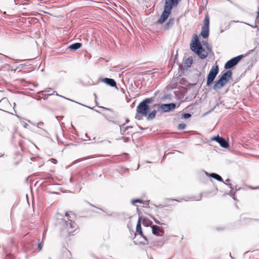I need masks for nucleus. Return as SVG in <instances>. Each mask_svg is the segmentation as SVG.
Returning <instances> with one entry per match:
<instances>
[{"mask_svg": "<svg viewBox=\"0 0 259 259\" xmlns=\"http://www.w3.org/2000/svg\"><path fill=\"white\" fill-rule=\"evenodd\" d=\"M194 38V40L190 44L191 50L195 53L200 58L202 59L206 58L210 50L208 43L206 41H202L203 44L206 46V50H205L202 47L198 37L196 34Z\"/></svg>", "mask_w": 259, "mask_h": 259, "instance_id": "nucleus-1", "label": "nucleus"}, {"mask_svg": "<svg viewBox=\"0 0 259 259\" xmlns=\"http://www.w3.org/2000/svg\"><path fill=\"white\" fill-rule=\"evenodd\" d=\"M66 219L63 218L59 221L58 225L63 234L70 236L75 230L76 225L69 219L68 212H66Z\"/></svg>", "mask_w": 259, "mask_h": 259, "instance_id": "nucleus-2", "label": "nucleus"}, {"mask_svg": "<svg viewBox=\"0 0 259 259\" xmlns=\"http://www.w3.org/2000/svg\"><path fill=\"white\" fill-rule=\"evenodd\" d=\"M181 1L182 0H165L164 10L160 18L157 20V23H163L169 17L172 8L177 6Z\"/></svg>", "mask_w": 259, "mask_h": 259, "instance_id": "nucleus-3", "label": "nucleus"}, {"mask_svg": "<svg viewBox=\"0 0 259 259\" xmlns=\"http://www.w3.org/2000/svg\"><path fill=\"white\" fill-rule=\"evenodd\" d=\"M154 98L153 97L146 98L139 103L136 109L137 113L135 116L136 119L139 120L141 119V117H140V115L143 116H147L148 115L150 109L148 104L151 103L154 101Z\"/></svg>", "mask_w": 259, "mask_h": 259, "instance_id": "nucleus-4", "label": "nucleus"}, {"mask_svg": "<svg viewBox=\"0 0 259 259\" xmlns=\"http://www.w3.org/2000/svg\"><path fill=\"white\" fill-rule=\"evenodd\" d=\"M219 71L218 65L212 67L207 76L206 85L209 86L214 81Z\"/></svg>", "mask_w": 259, "mask_h": 259, "instance_id": "nucleus-5", "label": "nucleus"}, {"mask_svg": "<svg viewBox=\"0 0 259 259\" xmlns=\"http://www.w3.org/2000/svg\"><path fill=\"white\" fill-rule=\"evenodd\" d=\"M209 17L208 15H205L203 25L202 27L201 31V35L203 38H207L209 35Z\"/></svg>", "mask_w": 259, "mask_h": 259, "instance_id": "nucleus-6", "label": "nucleus"}, {"mask_svg": "<svg viewBox=\"0 0 259 259\" xmlns=\"http://www.w3.org/2000/svg\"><path fill=\"white\" fill-rule=\"evenodd\" d=\"M244 57L243 55H239L237 57H234L229 61H228L225 65V68L226 69L231 68L238 64L239 61Z\"/></svg>", "mask_w": 259, "mask_h": 259, "instance_id": "nucleus-7", "label": "nucleus"}, {"mask_svg": "<svg viewBox=\"0 0 259 259\" xmlns=\"http://www.w3.org/2000/svg\"><path fill=\"white\" fill-rule=\"evenodd\" d=\"M156 106L159 107V109L162 111L166 112L170 111L173 109H175L176 107V105L175 103H171L169 104L155 105L154 107Z\"/></svg>", "mask_w": 259, "mask_h": 259, "instance_id": "nucleus-8", "label": "nucleus"}, {"mask_svg": "<svg viewBox=\"0 0 259 259\" xmlns=\"http://www.w3.org/2000/svg\"><path fill=\"white\" fill-rule=\"evenodd\" d=\"M211 140L217 142L223 148H228L229 147V143L224 138L220 137L219 135L212 138Z\"/></svg>", "mask_w": 259, "mask_h": 259, "instance_id": "nucleus-9", "label": "nucleus"}, {"mask_svg": "<svg viewBox=\"0 0 259 259\" xmlns=\"http://www.w3.org/2000/svg\"><path fill=\"white\" fill-rule=\"evenodd\" d=\"M227 83L225 82L224 80H222L221 78H219V80L216 81L213 85V90L217 91L219 89H221Z\"/></svg>", "mask_w": 259, "mask_h": 259, "instance_id": "nucleus-10", "label": "nucleus"}, {"mask_svg": "<svg viewBox=\"0 0 259 259\" xmlns=\"http://www.w3.org/2000/svg\"><path fill=\"white\" fill-rule=\"evenodd\" d=\"M232 75V72L231 70H228L222 75L220 78L224 80L225 82H227L230 80Z\"/></svg>", "mask_w": 259, "mask_h": 259, "instance_id": "nucleus-11", "label": "nucleus"}, {"mask_svg": "<svg viewBox=\"0 0 259 259\" xmlns=\"http://www.w3.org/2000/svg\"><path fill=\"white\" fill-rule=\"evenodd\" d=\"M103 82L106 84L112 87H116V82L114 79L109 78H105L103 80Z\"/></svg>", "mask_w": 259, "mask_h": 259, "instance_id": "nucleus-12", "label": "nucleus"}, {"mask_svg": "<svg viewBox=\"0 0 259 259\" xmlns=\"http://www.w3.org/2000/svg\"><path fill=\"white\" fill-rule=\"evenodd\" d=\"M136 231L138 233H139V234L141 236H142L145 239L147 240L146 237L145 236H144L143 234V232L142 231L141 225V218H139L138 223H137V224Z\"/></svg>", "mask_w": 259, "mask_h": 259, "instance_id": "nucleus-13", "label": "nucleus"}, {"mask_svg": "<svg viewBox=\"0 0 259 259\" xmlns=\"http://www.w3.org/2000/svg\"><path fill=\"white\" fill-rule=\"evenodd\" d=\"M174 18H170L167 23L165 24L164 27L165 30H168L171 28L174 24Z\"/></svg>", "mask_w": 259, "mask_h": 259, "instance_id": "nucleus-14", "label": "nucleus"}, {"mask_svg": "<svg viewBox=\"0 0 259 259\" xmlns=\"http://www.w3.org/2000/svg\"><path fill=\"white\" fill-rule=\"evenodd\" d=\"M82 46V44L79 42H76L70 45L68 48L71 50L76 51L79 49Z\"/></svg>", "mask_w": 259, "mask_h": 259, "instance_id": "nucleus-15", "label": "nucleus"}, {"mask_svg": "<svg viewBox=\"0 0 259 259\" xmlns=\"http://www.w3.org/2000/svg\"><path fill=\"white\" fill-rule=\"evenodd\" d=\"M131 203L132 204L134 205L135 203H143L144 204L148 205L149 203L148 201H144L140 199H133L131 201Z\"/></svg>", "mask_w": 259, "mask_h": 259, "instance_id": "nucleus-16", "label": "nucleus"}, {"mask_svg": "<svg viewBox=\"0 0 259 259\" xmlns=\"http://www.w3.org/2000/svg\"><path fill=\"white\" fill-rule=\"evenodd\" d=\"M209 176L218 180L219 182H223V179H222V178L220 175L216 173H211L209 175Z\"/></svg>", "mask_w": 259, "mask_h": 259, "instance_id": "nucleus-17", "label": "nucleus"}, {"mask_svg": "<svg viewBox=\"0 0 259 259\" xmlns=\"http://www.w3.org/2000/svg\"><path fill=\"white\" fill-rule=\"evenodd\" d=\"M125 123L121 125L120 126V134L122 135H123L124 134H125V132L129 128H131V127H132V126H126L125 127H124V125Z\"/></svg>", "mask_w": 259, "mask_h": 259, "instance_id": "nucleus-18", "label": "nucleus"}, {"mask_svg": "<svg viewBox=\"0 0 259 259\" xmlns=\"http://www.w3.org/2000/svg\"><path fill=\"white\" fill-rule=\"evenodd\" d=\"M156 114V110H153L150 114H148L147 116V119L148 120H152L154 119L155 117Z\"/></svg>", "mask_w": 259, "mask_h": 259, "instance_id": "nucleus-19", "label": "nucleus"}, {"mask_svg": "<svg viewBox=\"0 0 259 259\" xmlns=\"http://www.w3.org/2000/svg\"><path fill=\"white\" fill-rule=\"evenodd\" d=\"M152 233L154 235H158L159 231V228L156 225L152 226Z\"/></svg>", "mask_w": 259, "mask_h": 259, "instance_id": "nucleus-20", "label": "nucleus"}, {"mask_svg": "<svg viewBox=\"0 0 259 259\" xmlns=\"http://www.w3.org/2000/svg\"><path fill=\"white\" fill-rule=\"evenodd\" d=\"M193 63V60L192 58H188L187 59L185 62V66L187 67H189L191 66Z\"/></svg>", "mask_w": 259, "mask_h": 259, "instance_id": "nucleus-21", "label": "nucleus"}, {"mask_svg": "<svg viewBox=\"0 0 259 259\" xmlns=\"http://www.w3.org/2000/svg\"><path fill=\"white\" fill-rule=\"evenodd\" d=\"M186 127V125L185 123H180L178 125V128L180 130H183Z\"/></svg>", "mask_w": 259, "mask_h": 259, "instance_id": "nucleus-22", "label": "nucleus"}, {"mask_svg": "<svg viewBox=\"0 0 259 259\" xmlns=\"http://www.w3.org/2000/svg\"><path fill=\"white\" fill-rule=\"evenodd\" d=\"M230 181V180L229 179H227V180H226V182H223L225 185L228 186L231 189H233V188L232 187V184H230V183H229V181Z\"/></svg>", "mask_w": 259, "mask_h": 259, "instance_id": "nucleus-23", "label": "nucleus"}, {"mask_svg": "<svg viewBox=\"0 0 259 259\" xmlns=\"http://www.w3.org/2000/svg\"><path fill=\"white\" fill-rule=\"evenodd\" d=\"M191 116V114L190 113H184L182 115V117L184 119H187Z\"/></svg>", "mask_w": 259, "mask_h": 259, "instance_id": "nucleus-24", "label": "nucleus"}, {"mask_svg": "<svg viewBox=\"0 0 259 259\" xmlns=\"http://www.w3.org/2000/svg\"><path fill=\"white\" fill-rule=\"evenodd\" d=\"M232 190H233V189H231V190L230 191L229 194L230 196L232 197L233 199L235 200L236 199H235V192H233Z\"/></svg>", "mask_w": 259, "mask_h": 259, "instance_id": "nucleus-25", "label": "nucleus"}, {"mask_svg": "<svg viewBox=\"0 0 259 259\" xmlns=\"http://www.w3.org/2000/svg\"><path fill=\"white\" fill-rule=\"evenodd\" d=\"M37 246H38V248H39V250H41L42 249V245L41 244V243L38 242Z\"/></svg>", "mask_w": 259, "mask_h": 259, "instance_id": "nucleus-26", "label": "nucleus"}, {"mask_svg": "<svg viewBox=\"0 0 259 259\" xmlns=\"http://www.w3.org/2000/svg\"><path fill=\"white\" fill-rule=\"evenodd\" d=\"M152 218L154 220V222H155L156 224H160V222L157 220V219H156L154 217L151 216Z\"/></svg>", "mask_w": 259, "mask_h": 259, "instance_id": "nucleus-27", "label": "nucleus"}, {"mask_svg": "<svg viewBox=\"0 0 259 259\" xmlns=\"http://www.w3.org/2000/svg\"><path fill=\"white\" fill-rule=\"evenodd\" d=\"M22 124L24 128H28V124H27L26 122H22Z\"/></svg>", "mask_w": 259, "mask_h": 259, "instance_id": "nucleus-28", "label": "nucleus"}, {"mask_svg": "<svg viewBox=\"0 0 259 259\" xmlns=\"http://www.w3.org/2000/svg\"><path fill=\"white\" fill-rule=\"evenodd\" d=\"M42 124H43V123L42 122L38 123L37 124V127L38 128L42 129V127H41V125Z\"/></svg>", "mask_w": 259, "mask_h": 259, "instance_id": "nucleus-29", "label": "nucleus"}, {"mask_svg": "<svg viewBox=\"0 0 259 259\" xmlns=\"http://www.w3.org/2000/svg\"><path fill=\"white\" fill-rule=\"evenodd\" d=\"M92 158H93V156H89V157H84L82 159H80V160H87V159Z\"/></svg>", "mask_w": 259, "mask_h": 259, "instance_id": "nucleus-30", "label": "nucleus"}, {"mask_svg": "<svg viewBox=\"0 0 259 259\" xmlns=\"http://www.w3.org/2000/svg\"><path fill=\"white\" fill-rule=\"evenodd\" d=\"M51 160L54 164H56L57 163V160L55 159L52 158L51 159Z\"/></svg>", "mask_w": 259, "mask_h": 259, "instance_id": "nucleus-31", "label": "nucleus"}, {"mask_svg": "<svg viewBox=\"0 0 259 259\" xmlns=\"http://www.w3.org/2000/svg\"><path fill=\"white\" fill-rule=\"evenodd\" d=\"M100 107L102 108H103L104 109H106L107 110L111 111V109H110V108H105V107Z\"/></svg>", "mask_w": 259, "mask_h": 259, "instance_id": "nucleus-32", "label": "nucleus"}, {"mask_svg": "<svg viewBox=\"0 0 259 259\" xmlns=\"http://www.w3.org/2000/svg\"><path fill=\"white\" fill-rule=\"evenodd\" d=\"M250 188L252 189H258L259 188V187H255V188H253V187H250Z\"/></svg>", "mask_w": 259, "mask_h": 259, "instance_id": "nucleus-33", "label": "nucleus"}, {"mask_svg": "<svg viewBox=\"0 0 259 259\" xmlns=\"http://www.w3.org/2000/svg\"><path fill=\"white\" fill-rule=\"evenodd\" d=\"M171 200H175V201H178V202H180L181 201V200L182 199H180V200H178V199H171Z\"/></svg>", "mask_w": 259, "mask_h": 259, "instance_id": "nucleus-34", "label": "nucleus"}, {"mask_svg": "<svg viewBox=\"0 0 259 259\" xmlns=\"http://www.w3.org/2000/svg\"><path fill=\"white\" fill-rule=\"evenodd\" d=\"M94 95L95 96V99H97V95H96V93H94ZM96 104H97L98 103L97 102V101L96 100Z\"/></svg>", "mask_w": 259, "mask_h": 259, "instance_id": "nucleus-35", "label": "nucleus"}, {"mask_svg": "<svg viewBox=\"0 0 259 259\" xmlns=\"http://www.w3.org/2000/svg\"><path fill=\"white\" fill-rule=\"evenodd\" d=\"M85 137L87 138H89V137L88 136V134H85Z\"/></svg>", "mask_w": 259, "mask_h": 259, "instance_id": "nucleus-36", "label": "nucleus"}, {"mask_svg": "<svg viewBox=\"0 0 259 259\" xmlns=\"http://www.w3.org/2000/svg\"><path fill=\"white\" fill-rule=\"evenodd\" d=\"M85 107H88V108H91L92 109H94V108H91L90 107H89V106H85Z\"/></svg>", "mask_w": 259, "mask_h": 259, "instance_id": "nucleus-37", "label": "nucleus"}, {"mask_svg": "<svg viewBox=\"0 0 259 259\" xmlns=\"http://www.w3.org/2000/svg\"><path fill=\"white\" fill-rule=\"evenodd\" d=\"M56 95H57V96H59V95H58L57 93H56ZM59 96H60V95H59ZM60 97H62V98H64V97H63V96H60ZM64 98H65V97H64ZM65 99H66V98H65Z\"/></svg>", "mask_w": 259, "mask_h": 259, "instance_id": "nucleus-38", "label": "nucleus"}, {"mask_svg": "<svg viewBox=\"0 0 259 259\" xmlns=\"http://www.w3.org/2000/svg\"><path fill=\"white\" fill-rule=\"evenodd\" d=\"M107 215H112V213H107L106 214Z\"/></svg>", "mask_w": 259, "mask_h": 259, "instance_id": "nucleus-39", "label": "nucleus"}, {"mask_svg": "<svg viewBox=\"0 0 259 259\" xmlns=\"http://www.w3.org/2000/svg\"><path fill=\"white\" fill-rule=\"evenodd\" d=\"M128 121H129V120H128V119H127V120H126V123H127Z\"/></svg>", "mask_w": 259, "mask_h": 259, "instance_id": "nucleus-40", "label": "nucleus"}, {"mask_svg": "<svg viewBox=\"0 0 259 259\" xmlns=\"http://www.w3.org/2000/svg\"><path fill=\"white\" fill-rule=\"evenodd\" d=\"M95 111H96V112H98V113H100V111H99V110H96Z\"/></svg>", "mask_w": 259, "mask_h": 259, "instance_id": "nucleus-41", "label": "nucleus"}, {"mask_svg": "<svg viewBox=\"0 0 259 259\" xmlns=\"http://www.w3.org/2000/svg\"><path fill=\"white\" fill-rule=\"evenodd\" d=\"M67 100H70L71 101H73L72 100H70V99H67Z\"/></svg>", "mask_w": 259, "mask_h": 259, "instance_id": "nucleus-42", "label": "nucleus"}, {"mask_svg": "<svg viewBox=\"0 0 259 259\" xmlns=\"http://www.w3.org/2000/svg\"><path fill=\"white\" fill-rule=\"evenodd\" d=\"M28 121L31 123H32V122H31L30 120H28Z\"/></svg>", "mask_w": 259, "mask_h": 259, "instance_id": "nucleus-43", "label": "nucleus"}, {"mask_svg": "<svg viewBox=\"0 0 259 259\" xmlns=\"http://www.w3.org/2000/svg\"><path fill=\"white\" fill-rule=\"evenodd\" d=\"M56 92L54 91L53 94H56Z\"/></svg>", "mask_w": 259, "mask_h": 259, "instance_id": "nucleus-44", "label": "nucleus"}, {"mask_svg": "<svg viewBox=\"0 0 259 259\" xmlns=\"http://www.w3.org/2000/svg\"><path fill=\"white\" fill-rule=\"evenodd\" d=\"M56 92L54 91L53 94H56Z\"/></svg>", "mask_w": 259, "mask_h": 259, "instance_id": "nucleus-45", "label": "nucleus"}, {"mask_svg": "<svg viewBox=\"0 0 259 259\" xmlns=\"http://www.w3.org/2000/svg\"><path fill=\"white\" fill-rule=\"evenodd\" d=\"M252 26V27H256V26H254V25H252V26Z\"/></svg>", "mask_w": 259, "mask_h": 259, "instance_id": "nucleus-46", "label": "nucleus"}, {"mask_svg": "<svg viewBox=\"0 0 259 259\" xmlns=\"http://www.w3.org/2000/svg\"><path fill=\"white\" fill-rule=\"evenodd\" d=\"M80 105H82V106H84L83 104H81V103H80Z\"/></svg>", "mask_w": 259, "mask_h": 259, "instance_id": "nucleus-47", "label": "nucleus"}, {"mask_svg": "<svg viewBox=\"0 0 259 259\" xmlns=\"http://www.w3.org/2000/svg\"><path fill=\"white\" fill-rule=\"evenodd\" d=\"M80 105H82V106H84L83 104H81V103H80Z\"/></svg>", "mask_w": 259, "mask_h": 259, "instance_id": "nucleus-48", "label": "nucleus"}, {"mask_svg": "<svg viewBox=\"0 0 259 259\" xmlns=\"http://www.w3.org/2000/svg\"><path fill=\"white\" fill-rule=\"evenodd\" d=\"M80 105H82V106H84L83 104H81V103H80Z\"/></svg>", "mask_w": 259, "mask_h": 259, "instance_id": "nucleus-49", "label": "nucleus"}, {"mask_svg": "<svg viewBox=\"0 0 259 259\" xmlns=\"http://www.w3.org/2000/svg\"><path fill=\"white\" fill-rule=\"evenodd\" d=\"M50 259H51V258H50Z\"/></svg>", "mask_w": 259, "mask_h": 259, "instance_id": "nucleus-50", "label": "nucleus"}]
</instances>
